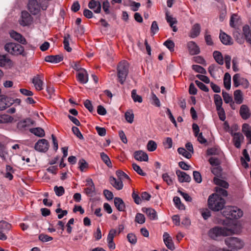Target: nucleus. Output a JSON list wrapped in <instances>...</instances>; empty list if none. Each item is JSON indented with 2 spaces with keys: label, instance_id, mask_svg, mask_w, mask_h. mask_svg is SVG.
<instances>
[{
  "label": "nucleus",
  "instance_id": "f257e3e1",
  "mask_svg": "<svg viewBox=\"0 0 251 251\" xmlns=\"http://www.w3.org/2000/svg\"><path fill=\"white\" fill-rule=\"evenodd\" d=\"M207 203L210 209L214 211H219L223 209L226 201L218 194L214 193L209 196Z\"/></svg>",
  "mask_w": 251,
  "mask_h": 251
},
{
  "label": "nucleus",
  "instance_id": "f03ea898",
  "mask_svg": "<svg viewBox=\"0 0 251 251\" xmlns=\"http://www.w3.org/2000/svg\"><path fill=\"white\" fill-rule=\"evenodd\" d=\"M235 233V229L228 227L215 226L208 232L209 236L214 240L220 236H227Z\"/></svg>",
  "mask_w": 251,
  "mask_h": 251
},
{
  "label": "nucleus",
  "instance_id": "7ed1b4c3",
  "mask_svg": "<svg viewBox=\"0 0 251 251\" xmlns=\"http://www.w3.org/2000/svg\"><path fill=\"white\" fill-rule=\"evenodd\" d=\"M5 50L9 53L14 55H22L25 56L24 48L20 44L15 43H8L4 46Z\"/></svg>",
  "mask_w": 251,
  "mask_h": 251
},
{
  "label": "nucleus",
  "instance_id": "20e7f679",
  "mask_svg": "<svg viewBox=\"0 0 251 251\" xmlns=\"http://www.w3.org/2000/svg\"><path fill=\"white\" fill-rule=\"evenodd\" d=\"M128 64L126 61L120 62L117 66V76L119 81L123 84L128 74Z\"/></svg>",
  "mask_w": 251,
  "mask_h": 251
},
{
  "label": "nucleus",
  "instance_id": "39448f33",
  "mask_svg": "<svg viewBox=\"0 0 251 251\" xmlns=\"http://www.w3.org/2000/svg\"><path fill=\"white\" fill-rule=\"evenodd\" d=\"M243 211L236 206L230 207L223 211V215L230 220L238 219L243 216Z\"/></svg>",
  "mask_w": 251,
  "mask_h": 251
},
{
  "label": "nucleus",
  "instance_id": "423d86ee",
  "mask_svg": "<svg viewBox=\"0 0 251 251\" xmlns=\"http://www.w3.org/2000/svg\"><path fill=\"white\" fill-rule=\"evenodd\" d=\"M226 245L231 250H239L244 246V243L236 237H230L226 238L225 240Z\"/></svg>",
  "mask_w": 251,
  "mask_h": 251
},
{
  "label": "nucleus",
  "instance_id": "0eeeda50",
  "mask_svg": "<svg viewBox=\"0 0 251 251\" xmlns=\"http://www.w3.org/2000/svg\"><path fill=\"white\" fill-rule=\"evenodd\" d=\"M49 143L45 139H39L34 145V149L41 152H46L49 150Z\"/></svg>",
  "mask_w": 251,
  "mask_h": 251
},
{
  "label": "nucleus",
  "instance_id": "6e6552de",
  "mask_svg": "<svg viewBox=\"0 0 251 251\" xmlns=\"http://www.w3.org/2000/svg\"><path fill=\"white\" fill-rule=\"evenodd\" d=\"M27 6L30 13L33 15L38 14L40 11V4L37 0H28Z\"/></svg>",
  "mask_w": 251,
  "mask_h": 251
},
{
  "label": "nucleus",
  "instance_id": "1a4fd4ad",
  "mask_svg": "<svg viewBox=\"0 0 251 251\" xmlns=\"http://www.w3.org/2000/svg\"><path fill=\"white\" fill-rule=\"evenodd\" d=\"M33 21V18L26 11L22 12L21 19L19 20L20 24L23 26L29 25Z\"/></svg>",
  "mask_w": 251,
  "mask_h": 251
},
{
  "label": "nucleus",
  "instance_id": "9d476101",
  "mask_svg": "<svg viewBox=\"0 0 251 251\" xmlns=\"http://www.w3.org/2000/svg\"><path fill=\"white\" fill-rule=\"evenodd\" d=\"M35 122L30 118L21 120L17 123V128L21 130H25L27 127L34 125Z\"/></svg>",
  "mask_w": 251,
  "mask_h": 251
},
{
  "label": "nucleus",
  "instance_id": "9b49d317",
  "mask_svg": "<svg viewBox=\"0 0 251 251\" xmlns=\"http://www.w3.org/2000/svg\"><path fill=\"white\" fill-rule=\"evenodd\" d=\"M233 85L235 87H238L240 84L244 83L245 84V88H247L249 86V82L247 79L241 78L240 75L236 74L233 76Z\"/></svg>",
  "mask_w": 251,
  "mask_h": 251
},
{
  "label": "nucleus",
  "instance_id": "f8f14e48",
  "mask_svg": "<svg viewBox=\"0 0 251 251\" xmlns=\"http://www.w3.org/2000/svg\"><path fill=\"white\" fill-rule=\"evenodd\" d=\"M9 35L11 38L23 45H26L27 42L25 38L20 33L12 30L9 31Z\"/></svg>",
  "mask_w": 251,
  "mask_h": 251
},
{
  "label": "nucleus",
  "instance_id": "ddd939ff",
  "mask_svg": "<svg viewBox=\"0 0 251 251\" xmlns=\"http://www.w3.org/2000/svg\"><path fill=\"white\" fill-rule=\"evenodd\" d=\"M10 97L4 95L0 96V111L5 110L11 105Z\"/></svg>",
  "mask_w": 251,
  "mask_h": 251
},
{
  "label": "nucleus",
  "instance_id": "4468645a",
  "mask_svg": "<svg viewBox=\"0 0 251 251\" xmlns=\"http://www.w3.org/2000/svg\"><path fill=\"white\" fill-rule=\"evenodd\" d=\"M176 175L178 177L179 182L182 183L184 182H189L191 180V176L185 172L180 170L176 171Z\"/></svg>",
  "mask_w": 251,
  "mask_h": 251
},
{
  "label": "nucleus",
  "instance_id": "2eb2a0df",
  "mask_svg": "<svg viewBox=\"0 0 251 251\" xmlns=\"http://www.w3.org/2000/svg\"><path fill=\"white\" fill-rule=\"evenodd\" d=\"M187 47L191 55L198 54L200 52V49L196 43L193 41H190L187 43Z\"/></svg>",
  "mask_w": 251,
  "mask_h": 251
},
{
  "label": "nucleus",
  "instance_id": "dca6fc26",
  "mask_svg": "<svg viewBox=\"0 0 251 251\" xmlns=\"http://www.w3.org/2000/svg\"><path fill=\"white\" fill-rule=\"evenodd\" d=\"M163 240L166 247L170 250L173 251L175 247L171 237L169 233L164 232L163 234Z\"/></svg>",
  "mask_w": 251,
  "mask_h": 251
},
{
  "label": "nucleus",
  "instance_id": "f3484780",
  "mask_svg": "<svg viewBox=\"0 0 251 251\" xmlns=\"http://www.w3.org/2000/svg\"><path fill=\"white\" fill-rule=\"evenodd\" d=\"M77 80L82 84H85L88 81V74L85 69L82 70L77 74Z\"/></svg>",
  "mask_w": 251,
  "mask_h": 251
},
{
  "label": "nucleus",
  "instance_id": "a211bd4d",
  "mask_svg": "<svg viewBox=\"0 0 251 251\" xmlns=\"http://www.w3.org/2000/svg\"><path fill=\"white\" fill-rule=\"evenodd\" d=\"M88 7L90 9L94 10L96 13H100L101 11V6L99 1L91 0L88 3Z\"/></svg>",
  "mask_w": 251,
  "mask_h": 251
},
{
  "label": "nucleus",
  "instance_id": "6ab92c4d",
  "mask_svg": "<svg viewBox=\"0 0 251 251\" xmlns=\"http://www.w3.org/2000/svg\"><path fill=\"white\" fill-rule=\"evenodd\" d=\"M233 142L236 148L239 149L241 147V142L243 141L244 137L240 132H235L233 134Z\"/></svg>",
  "mask_w": 251,
  "mask_h": 251
},
{
  "label": "nucleus",
  "instance_id": "aec40b11",
  "mask_svg": "<svg viewBox=\"0 0 251 251\" xmlns=\"http://www.w3.org/2000/svg\"><path fill=\"white\" fill-rule=\"evenodd\" d=\"M134 156L136 160L140 161H148V155L147 153L142 151H138L134 152Z\"/></svg>",
  "mask_w": 251,
  "mask_h": 251
},
{
  "label": "nucleus",
  "instance_id": "412c9836",
  "mask_svg": "<svg viewBox=\"0 0 251 251\" xmlns=\"http://www.w3.org/2000/svg\"><path fill=\"white\" fill-rule=\"evenodd\" d=\"M240 114L244 120L248 119L251 116V113L247 105H242L240 107Z\"/></svg>",
  "mask_w": 251,
  "mask_h": 251
},
{
  "label": "nucleus",
  "instance_id": "4be33fe9",
  "mask_svg": "<svg viewBox=\"0 0 251 251\" xmlns=\"http://www.w3.org/2000/svg\"><path fill=\"white\" fill-rule=\"evenodd\" d=\"M219 38L222 43L226 45H231L233 44L232 39L229 35L221 31Z\"/></svg>",
  "mask_w": 251,
  "mask_h": 251
},
{
  "label": "nucleus",
  "instance_id": "5701e85b",
  "mask_svg": "<svg viewBox=\"0 0 251 251\" xmlns=\"http://www.w3.org/2000/svg\"><path fill=\"white\" fill-rule=\"evenodd\" d=\"M63 59V56L61 55H48L45 57V60L46 62L52 63H57Z\"/></svg>",
  "mask_w": 251,
  "mask_h": 251
},
{
  "label": "nucleus",
  "instance_id": "b1692460",
  "mask_svg": "<svg viewBox=\"0 0 251 251\" xmlns=\"http://www.w3.org/2000/svg\"><path fill=\"white\" fill-rule=\"evenodd\" d=\"M114 202L115 207L119 211H124L125 210V203L121 198L115 197L114 198Z\"/></svg>",
  "mask_w": 251,
  "mask_h": 251
},
{
  "label": "nucleus",
  "instance_id": "393cba45",
  "mask_svg": "<svg viewBox=\"0 0 251 251\" xmlns=\"http://www.w3.org/2000/svg\"><path fill=\"white\" fill-rule=\"evenodd\" d=\"M143 212H145L150 219L155 220L157 218V213L155 210L151 208H142Z\"/></svg>",
  "mask_w": 251,
  "mask_h": 251
},
{
  "label": "nucleus",
  "instance_id": "a878e982",
  "mask_svg": "<svg viewBox=\"0 0 251 251\" xmlns=\"http://www.w3.org/2000/svg\"><path fill=\"white\" fill-rule=\"evenodd\" d=\"M110 183L117 190H121L123 187V183L121 179H116L114 177H110L109 179Z\"/></svg>",
  "mask_w": 251,
  "mask_h": 251
},
{
  "label": "nucleus",
  "instance_id": "bb28decb",
  "mask_svg": "<svg viewBox=\"0 0 251 251\" xmlns=\"http://www.w3.org/2000/svg\"><path fill=\"white\" fill-rule=\"evenodd\" d=\"M243 32L247 42L251 44V31L248 25H245L243 27Z\"/></svg>",
  "mask_w": 251,
  "mask_h": 251
},
{
  "label": "nucleus",
  "instance_id": "cd10ccee",
  "mask_svg": "<svg viewBox=\"0 0 251 251\" xmlns=\"http://www.w3.org/2000/svg\"><path fill=\"white\" fill-rule=\"evenodd\" d=\"M233 36L235 40L240 44H242L244 42L245 38L243 35L240 32L239 29H235L233 32Z\"/></svg>",
  "mask_w": 251,
  "mask_h": 251
},
{
  "label": "nucleus",
  "instance_id": "c85d7f7f",
  "mask_svg": "<svg viewBox=\"0 0 251 251\" xmlns=\"http://www.w3.org/2000/svg\"><path fill=\"white\" fill-rule=\"evenodd\" d=\"M234 99L237 104H241L243 101V95L240 90H236L234 92Z\"/></svg>",
  "mask_w": 251,
  "mask_h": 251
},
{
  "label": "nucleus",
  "instance_id": "c756f323",
  "mask_svg": "<svg viewBox=\"0 0 251 251\" xmlns=\"http://www.w3.org/2000/svg\"><path fill=\"white\" fill-rule=\"evenodd\" d=\"M201 26L199 24H195L192 26L190 31V36L192 38L197 37L200 33Z\"/></svg>",
  "mask_w": 251,
  "mask_h": 251
},
{
  "label": "nucleus",
  "instance_id": "7c9ffc66",
  "mask_svg": "<svg viewBox=\"0 0 251 251\" xmlns=\"http://www.w3.org/2000/svg\"><path fill=\"white\" fill-rule=\"evenodd\" d=\"M213 56L216 62L219 65H223L224 58L222 53L219 51H214L213 53Z\"/></svg>",
  "mask_w": 251,
  "mask_h": 251
},
{
  "label": "nucleus",
  "instance_id": "2f4dec72",
  "mask_svg": "<svg viewBox=\"0 0 251 251\" xmlns=\"http://www.w3.org/2000/svg\"><path fill=\"white\" fill-rule=\"evenodd\" d=\"M29 131L35 135L40 137H44L45 135L44 130L41 127L30 128Z\"/></svg>",
  "mask_w": 251,
  "mask_h": 251
},
{
  "label": "nucleus",
  "instance_id": "473e14b6",
  "mask_svg": "<svg viewBox=\"0 0 251 251\" xmlns=\"http://www.w3.org/2000/svg\"><path fill=\"white\" fill-rule=\"evenodd\" d=\"M12 227L10 224L5 221L1 220L0 221V230L6 233H7Z\"/></svg>",
  "mask_w": 251,
  "mask_h": 251
},
{
  "label": "nucleus",
  "instance_id": "72a5a7b5",
  "mask_svg": "<svg viewBox=\"0 0 251 251\" xmlns=\"http://www.w3.org/2000/svg\"><path fill=\"white\" fill-rule=\"evenodd\" d=\"M32 83L36 89L38 91L43 89V82L38 76H35L32 79Z\"/></svg>",
  "mask_w": 251,
  "mask_h": 251
},
{
  "label": "nucleus",
  "instance_id": "f704fd0d",
  "mask_svg": "<svg viewBox=\"0 0 251 251\" xmlns=\"http://www.w3.org/2000/svg\"><path fill=\"white\" fill-rule=\"evenodd\" d=\"M224 85L227 90L231 87V76L228 73H225L224 77Z\"/></svg>",
  "mask_w": 251,
  "mask_h": 251
},
{
  "label": "nucleus",
  "instance_id": "c9c22d12",
  "mask_svg": "<svg viewBox=\"0 0 251 251\" xmlns=\"http://www.w3.org/2000/svg\"><path fill=\"white\" fill-rule=\"evenodd\" d=\"M213 181L216 185L222 187L224 188H227L228 187L229 184L226 181L221 179L217 177H214Z\"/></svg>",
  "mask_w": 251,
  "mask_h": 251
},
{
  "label": "nucleus",
  "instance_id": "e433bc0d",
  "mask_svg": "<svg viewBox=\"0 0 251 251\" xmlns=\"http://www.w3.org/2000/svg\"><path fill=\"white\" fill-rule=\"evenodd\" d=\"M100 156L101 160L109 168L112 167V165L111 160L108 156L106 154H105L103 152H102L100 153Z\"/></svg>",
  "mask_w": 251,
  "mask_h": 251
},
{
  "label": "nucleus",
  "instance_id": "4c0bfd02",
  "mask_svg": "<svg viewBox=\"0 0 251 251\" xmlns=\"http://www.w3.org/2000/svg\"><path fill=\"white\" fill-rule=\"evenodd\" d=\"M13 120L14 118L10 115L3 114L0 116V123H12Z\"/></svg>",
  "mask_w": 251,
  "mask_h": 251
},
{
  "label": "nucleus",
  "instance_id": "58836bf2",
  "mask_svg": "<svg viewBox=\"0 0 251 251\" xmlns=\"http://www.w3.org/2000/svg\"><path fill=\"white\" fill-rule=\"evenodd\" d=\"M70 39V34H67L64 36L63 44L64 46V49L68 52H71L72 51V48L69 47Z\"/></svg>",
  "mask_w": 251,
  "mask_h": 251
},
{
  "label": "nucleus",
  "instance_id": "ea45409f",
  "mask_svg": "<svg viewBox=\"0 0 251 251\" xmlns=\"http://www.w3.org/2000/svg\"><path fill=\"white\" fill-rule=\"evenodd\" d=\"M173 201L175 203L176 206L178 209L180 210L185 209V205L181 202L180 199L178 197H175L173 199Z\"/></svg>",
  "mask_w": 251,
  "mask_h": 251
},
{
  "label": "nucleus",
  "instance_id": "a19ab883",
  "mask_svg": "<svg viewBox=\"0 0 251 251\" xmlns=\"http://www.w3.org/2000/svg\"><path fill=\"white\" fill-rule=\"evenodd\" d=\"M216 110L217 111L218 115L220 120L225 121L226 119V116L224 109L222 106H221L220 107H217Z\"/></svg>",
  "mask_w": 251,
  "mask_h": 251
},
{
  "label": "nucleus",
  "instance_id": "79ce46f5",
  "mask_svg": "<svg viewBox=\"0 0 251 251\" xmlns=\"http://www.w3.org/2000/svg\"><path fill=\"white\" fill-rule=\"evenodd\" d=\"M85 194L90 197L94 196L96 194L95 187H87L84 190Z\"/></svg>",
  "mask_w": 251,
  "mask_h": 251
},
{
  "label": "nucleus",
  "instance_id": "37998d69",
  "mask_svg": "<svg viewBox=\"0 0 251 251\" xmlns=\"http://www.w3.org/2000/svg\"><path fill=\"white\" fill-rule=\"evenodd\" d=\"M177 152L179 154L183 155L187 159H190L192 156L191 153L183 148H178L177 149Z\"/></svg>",
  "mask_w": 251,
  "mask_h": 251
},
{
  "label": "nucleus",
  "instance_id": "c03bdc74",
  "mask_svg": "<svg viewBox=\"0 0 251 251\" xmlns=\"http://www.w3.org/2000/svg\"><path fill=\"white\" fill-rule=\"evenodd\" d=\"M131 97L134 102H142L143 101L142 98L141 96L138 95L136 93V90L133 89L131 91Z\"/></svg>",
  "mask_w": 251,
  "mask_h": 251
},
{
  "label": "nucleus",
  "instance_id": "a18cd8bd",
  "mask_svg": "<svg viewBox=\"0 0 251 251\" xmlns=\"http://www.w3.org/2000/svg\"><path fill=\"white\" fill-rule=\"evenodd\" d=\"M125 119L126 121L131 124L133 122L134 114L132 110L126 111L125 114Z\"/></svg>",
  "mask_w": 251,
  "mask_h": 251
},
{
  "label": "nucleus",
  "instance_id": "49530a36",
  "mask_svg": "<svg viewBox=\"0 0 251 251\" xmlns=\"http://www.w3.org/2000/svg\"><path fill=\"white\" fill-rule=\"evenodd\" d=\"M192 68L195 72L201 74L205 75L207 73L206 70L200 65H193L192 66Z\"/></svg>",
  "mask_w": 251,
  "mask_h": 251
},
{
  "label": "nucleus",
  "instance_id": "de8ad7c7",
  "mask_svg": "<svg viewBox=\"0 0 251 251\" xmlns=\"http://www.w3.org/2000/svg\"><path fill=\"white\" fill-rule=\"evenodd\" d=\"M157 146V144L153 140H150L147 145V149L150 151H154L156 149Z\"/></svg>",
  "mask_w": 251,
  "mask_h": 251
},
{
  "label": "nucleus",
  "instance_id": "09e8293b",
  "mask_svg": "<svg viewBox=\"0 0 251 251\" xmlns=\"http://www.w3.org/2000/svg\"><path fill=\"white\" fill-rule=\"evenodd\" d=\"M214 102L217 107L222 106L223 100L221 97L218 94L214 95Z\"/></svg>",
  "mask_w": 251,
  "mask_h": 251
},
{
  "label": "nucleus",
  "instance_id": "8fccbe9b",
  "mask_svg": "<svg viewBox=\"0 0 251 251\" xmlns=\"http://www.w3.org/2000/svg\"><path fill=\"white\" fill-rule=\"evenodd\" d=\"M54 191L58 197L62 196L65 193V190L63 186H55L54 187Z\"/></svg>",
  "mask_w": 251,
  "mask_h": 251
},
{
  "label": "nucleus",
  "instance_id": "3c124183",
  "mask_svg": "<svg viewBox=\"0 0 251 251\" xmlns=\"http://www.w3.org/2000/svg\"><path fill=\"white\" fill-rule=\"evenodd\" d=\"M211 172L213 175L218 178L222 176V168L221 166L215 167L212 169Z\"/></svg>",
  "mask_w": 251,
  "mask_h": 251
},
{
  "label": "nucleus",
  "instance_id": "603ef678",
  "mask_svg": "<svg viewBox=\"0 0 251 251\" xmlns=\"http://www.w3.org/2000/svg\"><path fill=\"white\" fill-rule=\"evenodd\" d=\"M222 96L224 100L226 103H229L233 101L232 96L224 91H223L222 92Z\"/></svg>",
  "mask_w": 251,
  "mask_h": 251
},
{
  "label": "nucleus",
  "instance_id": "864d4df0",
  "mask_svg": "<svg viewBox=\"0 0 251 251\" xmlns=\"http://www.w3.org/2000/svg\"><path fill=\"white\" fill-rule=\"evenodd\" d=\"M135 221L138 224H143L145 222V216L141 213H137L136 215Z\"/></svg>",
  "mask_w": 251,
  "mask_h": 251
},
{
  "label": "nucleus",
  "instance_id": "5fc2aeb1",
  "mask_svg": "<svg viewBox=\"0 0 251 251\" xmlns=\"http://www.w3.org/2000/svg\"><path fill=\"white\" fill-rule=\"evenodd\" d=\"M151 104L155 105L157 107L160 106V102L159 99L157 97L156 95L153 93H151Z\"/></svg>",
  "mask_w": 251,
  "mask_h": 251
},
{
  "label": "nucleus",
  "instance_id": "6e6d98bb",
  "mask_svg": "<svg viewBox=\"0 0 251 251\" xmlns=\"http://www.w3.org/2000/svg\"><path fill=\"white\" fill-rule=\"evenodd\" d=\"M163 44L171 51H173L174 50L175 43L172 40L168 39L167 41H166Z\"/></svg>",
  "mask_w": 251,
  "mask_h": 251
},
{
  "label": "nucleus",
  "instance_id": "4d7b16f0",
  "mask_svg": "<svg viewBox=\"0 0 251 251\" xmlns=\"http://www.w3.org/2000/svg\"><path fill=\"white\" fill-rule=\"evenodd\" d=\"M201 213L204 220H207L211 216V212L207 208L201 209Z\"/></svg>",
  "mask_w": 251,
  "mask_h": 251
},
{
  "label": "nucleus",
  "instance_id": "13d9d810",
  "mask_svg": "<svg viewBox=\"0 0 251 251\" xmlns=\"http://www.w3.org/2000/svg\"><path fill=\"white\" fill-rule=\"evenodd\" d=\"M132 167L134 170L137 172V174L142 176H146V173H144L141 167L136 164V163L132 164Z\"/></svg>",
  "mask_w": 251,
  "mask_h": 251
},
{
  "label": "nucleus",
  "instance_id": "bf43d9fd",
  "mask_svg": "<svg viewBox=\"0 0 251 251\" xmlns=\"http://www.w3.org/2000/svg\"><path fill=\"white\" fill-rule=\"evenodd\" d=\"M127 239L128 242L131 244L134 245L137 243V237L136 235L132 233H130L127 234Z\"/></svg>",
  "mask_w": 251,
  "mask_h": 251
},
{
  "label": "nucleus",
  "instance_id": "052dcab7",
  "mask_svg": "<svg viewBox=\"0 0 251 251\" xmlns=\"http://www.w3.org/2000/svg\"><path fill=\"white\" fill-rule=\"evenodd\" d=\"M116 174L118 178L121 180L123 178H126L127 180H130L129 176L122 170H119L117 171Z\"/></svg>",
  "mask_w": 251,
  "mask_h": 251
},
{
  "label": "nucleus",
  "instance_id": "680f3d73",
  "mask_svg": "<svg viewBox=\"0 0 251 251\" xmlns=\"http://www.w3.org/2000/svg\"><path fill=\"white\" fill-rule=\"evenodd\" d=\"M239 20V17L236 14H233L231 15L230 19L229 25L230 26L232 27H235V23H237Z\"/></svg>",
  "mask_w": 251,
  "mask_h": 251
},
{
  "label": "nucleus",
  "instance_id": "e2e57ef3",
  "mask_svg": "<svg viewBox=\"0 0 251 251\" xmlns=\"http://www.w3.org/2000/svg\"><path fill=\"white\" fill-rule=\"evenodd\" d=\"M11 60L7 58L6 54L0 55V66H3L6 63L11 62Z\"/></svg>",
  "mask_w": 251,
  "mask_h": 251
},
{
  "label": "nucleus",
  "instance_id": "0e129e2a",
  "mask_svg": "<svg viewBox=\"0 0 251 251\" xmlns=\"http://www.w3.org/2000/svg\"><path fill=\"white\" fill-rule=\"evenodd\" d=\"M162 179L168 185H171L173 184V179L168 175L167 173H164L162 176Z\"/></svg>",
  "mask_w": 251,
  "mask_h": 251
},
{
  "label": "nucleus",
  "instance_id": "69168bd1",
  "mask_svg": "<svg viewBox=\"0 0 251 251\" xmlns=\"http://www.w3.org/2000/svg\"><path fill=\"white\" fill-rule=\"evenodd\" d=\"M72 131L73 133L79 139L83 140L84 139L82 134L78 127L76 126H73Z\"/></svg>",
  "mask_w": 251,
  "mask_h": 251
},
{
  "label": "nucleus",
  "instance_id": "338daca9",
  "mask_svg": "<svg viewBox=\"0 0 251 251\" xmlns=\"http://www.w3.org/2000/svg\"><path fill=\"white\" fill-rule=\"evenodd\" d=\"M209 163L213 166H220V160L216 157H211L209 159Z\"/></svg>",
  "mask_w": 251,
  "mask_h": 251
},
{
  "label": "nucleus",
  "instance_id": "774afa93",
  "mask_svg": "<svg viewBox=\"0 0 251 251\" xmlns=\"http://www.w3.org/2000/svg\"><path fill=\"white\" fill-rule=\"evenodd\" d=\"M39 239L43 242H46L51 241L53 238L47 234H41L39 235Z\"/></svg>",
  "mask_w": 251,
  "mask_h": 251
}]
</instances>
